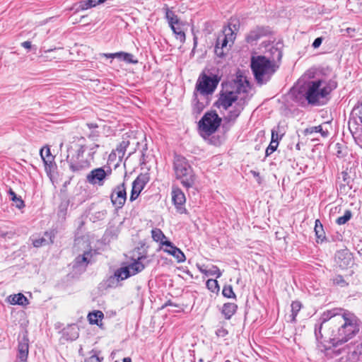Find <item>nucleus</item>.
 Segmentation results:
<instances>
[{
    "mask_svg": "<svg viewBox=\"0 0 362 362\" xmlns=\"http://www.w3.org/2000/svg\"><path fill=\"white\" fill-rule=\"evenodd\" d=\"M319 320L318 332L321 337L333 346L351 340L361 329V320L354 313L342 308L327 310L320 315Z\"/></svg>",
    "mask_w": 362,
    "mask_h": 362,
    "instance_id": "f257e3e1",
    "label": "nucleus"
},
{
    "mask_svg": "<svg viewBox=\"0 0 362 362\" xmlns=\"http://www.w3.org/2000/svg\"><path fill=\"white\" fill-rule=\"evenodd\" d=\"M86 150V139L84 136L78 138L74 145L68 148L66 160L73 173L79 175L90 167V160L84 156Z\"/></svg>",
    "mask_w": 362,
    "mask_h": 362,
    "instance_id": "f03ea898",
    "label": "nucleus"
},
{
    "mask_svg": "<svg viewBox=\"0 0 362 362\" xmlns=\"http://www.w3.org/2000/svg\"><path fill=\"white\" fill-rule=\"evenodd\" d=\"M337 87L335 74L329 66L318 69V105L327 104Z\"/></svg>",
    "mask_w": 362,
    "mask_h": 362,
    "instance_id": "7ed1b4c3",
    "label": "nucleus"
},
{
    "mask_svg": "<svg viewBox=\"0 0 362 362\" xmlns=\"http://www.w3.org/2000/svg\"><path fill=\"white\" fill-rule=\"evenodd\" d=\"M250 66L257 83L260 85L267 83L279 69L276 62L264 56L252 57Z\"/></svg>",
    "mask_w": 362,
    "mask_h": 362,
    "instance_id": "20e7f679",
    "label": "nucleus"
},
{
    "mask_svg": "<svg viewBox=\"0 0 362 362\" xmlns=\"http://www.w3.org/2000/svg\"><path fill=\"white\" fill-rule=\"evenodd\" d=\"M173 170L176 179L180 180L187 189L192 187L195 182V175L188 160L180 155H175Z\"/></svg>",
    "mask_w": 362,
    "mask_h": 362,
    "instance_id": "39448f33",
    "label": "nucleus"
},
{
    "mask_svg": "<svg viewBox=\"0 0 362 362\" xmlns=\"http://www.w3.org/2000/svg\"><path fill=\"white\" fill-rule=\"evenodd\" d=\"M317 69L312 68L309 69L298 81V92L303 94L309 104L317 103V81L310 80L315 78Z\"/></svg>",
    "mask_w": 362,
    "mask_h": 362,
    "instance_id": "423d86ee",
    "label": "nucleus"
},
{
    "mask_svg": "<svg viewBox=\"0 0 362 362\" xmlns=\"http://www.w3.org/2000/svg\"><path fill=\"white\" fill-rule=\"evenodd\" d=\"M221 119L215 111H211L204 114L199 122V129L210 135L215 132L221 124Z\"/></svg>",
    "mask_w": 362,
    "mask_h": 362,
    "instance_id": "0eeeda50",
    "label": "nucleus"
},
{
    "mask_svg": "<svg viewBox=\"0 0 362 362\" xmlns=\"http://www.w3.org/2000/svg\"><path fill=\"white\" fill-rule=\"evenodd\" d=\"M218 81L206 74H202L198 78L196 83V90L205 97L211 94L216 89Z\"/></svg>",
    "mask_w": 362,
    "mask_h": 362,
    "instance_id": "6e6552de",
    "label": "nucleus"
},
{
    "mask_svg": "<svg viewBox=\"0 0 362 362\" xmlns=\"http://www.w3.org/2000/svg\"><path fill=\"white\" fill-rule=\"evenodd\" d=\"M112 169L110 166L98 168L92 170L86 176V180L91 185L103 186L107 177L112 174Z\"/></svg>",
    "mask_w": 362,
    "mask_h": 362,
    "instance_id": "1a4fd4ad",
    "label": "nucleus"
},
{
    "mask_svg": "<svg viewBox=\"0 0 362 362\" xmlns=\"http://www.w3.org/2000/svg\"><path fill=\"white\" fill-rule=\"evenodd\" d=\"M240 92V88H237L236 91L234 90H222L220 93V97L217 101L218 107H222L223 110H228L233 104L237 103L238 100V93Z\"/></svg>",
    "mask_w": 362,
    "mask_h": 362,
    "instance_id": "9d476101",
    "label": "nucleus"
},
{
    "mask_svg": "<svg viewBox=\"0 0 362 362\" xmlns=\"http://www.w3.org/2000/svg\"><path fill=\"white\" fill-rule=\"evenodd\" d=\"M110 199L113 206L117 209H121L127 199L125 184L117 185L110 195Z\"/></svg>",
    "mask_w": 362,
    "mask_h": 362,
    "instance_id": "9b49d317",
    "label": "nucleus"
},
{
    "mask_svg": "<svg viewBox=\"0 0 362 362\" xmlns=\"http://www.w3.org/2000/svg\"><path fill=\"white\" fill-rule=\"evenodd\" d=\"M163 250L164 252L172 255L174 258L176 259L177 262L181 263L185 261V255L183 252L178 247H177L171 241H165L162 243Z\"/></svg>",
    "mask_w": 362,
    "mask_h": 362,
    "instance_id": "f8f14e48",
    "label": "nucleus"
},
{
    "mask_svg": "<svg viewBox=\"0 0 362 362\" xmlns=\"http://www.w3.org/2000/svg\"><path fill=\"white\" fill-rule=\"evenodd\" d=\"M130 143L131 141L129 136H123L122 141L117 146L116 149L112 151V153L110 154V158L114 159L116 157H117L119 160L122 161Z\"/></svg>",
    "mask_w": 362,
    "mask_h": 362,
    "instance_id": "ddd939ff",
    "label": "nucleus"
},
{
    "mask_svg": "<svg viewBox=\"0 0 362 362\" xmlns=\"http://www.w3.org/2000/svg\"><path fill=\"white\" fill-rule=\"evenodd\" d=\"M269 33V30L268 27L257 26L249 32L246 36V41L248 43H252L260 37L267 35Z\"/></svg>",
    "mask_w": 362,
    "mask_h": 362,
    "instance_id": "4468645a",
    "label": "nucleus"
},
{
    "mask_svg": "<svg viewBox=\"0 0 362 362\" xmlns=\"http://www.w3.org/2000/svg\"><path fill=\"white\" fill-rule=\"evenodd\" d=\"M148 262L146 256H141L134 262L129 264L127 267L130 270L131 274L133 276L143 271Z\"/></svg>",
    "mask_w": 362,
    "mask_h": 362,
    "instance_id": "2eb2a0df",
    "label": "nucleus"
},
{
    "mask_svg": "<svg viewBox=\"0 0 362 362\" xmlns=\"http://www.w3.org/2000/svg\"><path fill=\"white\" fill-rule=\"evenodd\" d=\"M172 200L177 209H181L185 203V194L178 187H173L172 190Z\"/></svg>",
    "mask_w": 362,
    "mask_h": 362,
    "instance_id": "dca6fc26",
    "label": "nucleus"
},
{
    "mask_svg": "<svg viewBox=\"0 0 362 362\" xmlns=\"http://www.w3.org/2000/svg\"><path fill=\"white\" fill-rule=\"evenodd\" d=\"M335 258L337 262L341 268L349 266L352 262L351 254L346 250L338 251L335 255Z\"/></svg>",
    "mask_w": 362,
    "mask_h": 362,
    "instance_id": "f3484780",
    "label": "nucleus"
},
{
    "mask_svg": "<svg viewBox=\"0 0 362 362\" xmlns=\"http://www.w3.org/2000/svg\"><path fill=\"white\" fill-rule=\"evenodd\" d=\"M28 339L26 337H23L18 342V356L22 361H25L28 355Z\"/></svg>",
    "mask_w": 362,
    "mask_h": 362,
    "instance_id": "a211bd4d",
    "label": "nucleus"
},
{
    "mask_svg": "<svg viewBox=\"0 0 362 362\" xmlns=\"http://www.w3.org/2000/svg\"><path fill=\"white\" fill-rule=\"evenodd\" d=\"M226 36H222L221 34L218 36L214 52L218 57H223L224 55V49L227 47L228 40L226 39Z\"/></svg>",
    "mask_w": 362,
    "mask_h": 362,
    "instance_id": "6ab92c4d",
    "label": "nucleus"
},
{
    "mask_svg": "<svg viewBox=\"0 0 362 362\" xmlns=\"http://www.w3.org/2000/svg\"><path fill=\"white\" fill-rule=\"evenodd\" d=\"M149 182V175L146 173L140 174L132 183V188L141 192Z\"/></svg>",
    "mask_w": 362,
    "mask_h": 362,
    "instance_id": "aec40b11",
    "label": "nucleus"
},
{
    "mask_svg": "<svg viewBox=\"0 0 362 362\" xmlns=\"http://www.w3.org/2000/svg\"><path fill=\"white\" fill-rule=\"evenodd\" d=\"M245 100L240 99L233 107V110H230L227 116L229 120H235L243 110Z\"/></svg>",
    "mask_w": 362,
    "mask_h": 362,
    "instance_id": "412c9836",
    "label": "nucleus"
},
{
    "mask_svg": "<svg viewBox=\"0 0 362 362\" xmlns=\"http://www.w3.org/2000/svg\"><path fill=\"white\" fill-rule=\"evenodd\" d=\"M151 234L153 240L159 243L158 250H161L163 247H164V245H162L163 243L169 240L160 228H153L151 231Z\"/></svg>",
    "mask_w": 362,
    "mask_h": 362,
    "instance_id": "4be33fe9",
    "label": "nucleus"
},
{
    "mask_svg": "<svg viewBox=\"0 0 362 362\" xmlns=\"http://www.w3.org/2000/svg\"><path fill=\"white\" fill-rule=\"evenodd\" d=\"M238 306L236 304L233 303H224L222 308V314L224 315L226 320H230L231 317L235 314Z\"/></svg>",
    "mask_w": 362,
    "mask_h": 362,
    "instance_id": "5701e85b",
    "label": "nucleus"
},
{
    "mask_svg": "<svg viewBox=\"0 0 362 362\" xmlns=\"http://www.w3.org/2000/svg\"><path fill=\"white\" fill-rule=\"evenodd\" d=\"M105 56L109 58L121 57L124 61L132 64H136L138 62L136 59H134V55L129 53L116 52L113 54H105Z\"/></svg>",
    "mask_w": 362,
    "mask_h": 362,
    "instance_id": "b1692460",
    "label": "nucleus"
},
{
    "mask_svg": "<svg viewBox=\"0 0 362 362\" xmlns=\"http://www.w3.org/2000/svg\"><path fill=\"white\" fill-rule=\"evenodd\" d=\"M8 301L12 305H26L28 304V298L22 293L11 295Z\"/></svg>",
    "mask_w": 362,
    "mask_h": 362,
    "instance_id": "393cba45",
    "label": "nucleus"
},
{
    "mask_svg": "<svg viewBox=\"0 0 362 362\" xmlns=\"http://www.w3.org/2000/svg\"><path fill=\"white\" fill-rule=\"evenodd\" d=\"M132 276L130 270L127 267H121L115 271L113 279H116L117 281L119 280H124L128 277Z\"/></svg>",
    "mask_w": 362,
    "mask_h": 362,
    "instance_id": "a878e982",
    "label": "nucleus"
},
{
    "mask_svg": "<svg viewBox=\"0 0 362 362\" xmlns=\"http://www.w3.org/2000/svg\"><path fill=\"white\" fill-rule=\"evenodd\" d=\"M92 253L90 252H85L82 255H78L75 259V264L77 267L82 265L87 266L90 262Z\"/></svg>",
    "mask_w": 362,
    "mask_h": 362,
    "instance_id": "bb28decb",
    "label": "nucleus"
},
{
    "mask_svg": "<svg viewBox=\"0 0 362 362\" xmlns=\"http://www.w3.org/2000/svg\"><path fill=\"white\" fill-rule=\"evenodd\" d=\"M103 317H104V315L102 311L96 310V311L90 313L88 315V319L90 324L98 325L99 321L102 320Z\"/></svg>",
    "mask_w": 362,
    "mask_h": 362,
    "instance_id": "cd10ccee",
    "label": "nucleus"
},
{
    "mask_svg": "<svg viewBox=\"0 0 362 362\" xmlns=\"http://www.w3.org/2000/svg\"><path fill=\"white\" fill-rule=\"evenodd\" d=\"M331 130L332 126L329 121L325 122L318 125V133H320L323 138L329 137Z\"/></svg>",
    "mask_w": 362,
    "mask_h": 362,
    "instance_id": "c85d7f7f",
    "label": "nucleus"
},
{
    "mask_svg": "<svg viewBox=\"0 0 362 362\" xmlns=\"http://www.w3.org/2000/svg\"><path fill=\"white\" fill-rule=\"evenodd\" d=\"M106 0H87L85 1L80 2L78 8L83 11L95 7V6L100 4Z\"/></svg>",
    "mask_w": 362,
    "mask_h": 362,
    "instance_id": "c756f323",
    "label": "nucleus"
},
{
    "mask_svg": "<svg viewBox=\"0 0 362 362\" xmlns=\"http://www.w3.org/2000/svg\"><path fill=\"white\" fill-rule=\"evenodd\" d=\"M205 107V104L203 102L200 101V99L198 98V94L197 92L194 93V99H193V111L197 114H200L204 108Z\"/></svg>",
    "mask_w": 362,
    "mask_h": 362,
    "instance_id": "7c9ffc66",
    "label": "nucleus"
},
{
    "mask_svg": "<svg viewBox=\"0 0 362 362\" xmlns=\"http://www.w3.org/2000/svg\"><path fill=\"white\" fill-rule=\"evenodd\" d=\"M276 139H274V131L272 132V141L269 145V146L266 148L265 154L266 156H270L273 152L276 151L277 146L279 145V136L276 134Z\"/></svg>",
    "mask_w": 362,
    "mask_h": 362,
    "instance_id": "2f4dec72",
    "label": "nucleus"
},
{
    "mask_svg": "<svg viewBox=\"0 0 362 362\" xmlns=\"http://www.w3.org/2000/svg\"><path fill=\"white\" fill-rule=\"evenodd\" d=\"M8 194L10 199L13 202L16 206L18 209H22L25 206L24 202L20 197H17L16 194L13 191L11 188L8 190Z\"/></svg>",
    "mask_w": 362,
    "mask_h": 362,
    "instance_id": "473e14b6",
    "label": "nucleus"
},
{
    "mask_svg": "<svg viewBox=\"0 0 362 362\" xmlns=\"http://www.w3.org/2000/svg\"><path fill=\"white\" fill-rule=\"evenodd\" d=\"M45 235L48 236L49 240H47V238H45L44 237L35 239L33 242V246L35 247H40L41 246L48 245L49 243H52L53 242L51 237L48 235L47 233H45Z\"/></svg>",
    "mask_w": 362,
    "mask_h": 362,
    "instance_id": "72a5a7b5",
    "label": "nucleus"
},
{
    "mask_svg": "<svg viewBox=\"0 0 362 362\" xmlns=\"http://www.w3.org/2000/svg\"><path fill=\"white\" fill-rule=\"evenodd\" d=\"M165 17L168 19L170 27H172V25L174 26L179 24V19L173 11L167 9Z\"/></svg>",
    "mask_w": 362,
    "mask_h": 362,
    "instance_id": "f704fd0d",
    "label": "nucleus"
},
{
    "mask_svg": "<svg viewBox=\"0 0 362 362\" xmlns=\"http://www.w3.org/2000/svg\"><path fill=\"white\" fill-rule=\"evenodd\" d=\"M291 322H296V317L298 313V312L301 309V303L299 301H293L291 303Z\"/></svg>",
    "mask_w": 362,
    "mask_h": 362,
    "instance_id": "c9c22d12",
    "label": "nucleus"
},
{
    "mask_svg": "<svg viewBox=\"0 0 362 362\" xmlns=\"http://www.w3.org/2000/svg\"><path fill=\"white\" fill-rule=\"evenodd\" d=\"M222 36H226V39L228 40V42L230 44L233 43V41L235 38V34L234 33V31L230 27V24L228 28H224L223 30V33L221 34Z\"/></svg>",
    "mask_w": 362,
    "mask_h": 362,
    "instance_id": "e433bc0d",
    "label": "nucleus"
},
{
    "mask_svg": "<svg viewBox=\"0 0 362 362\" xmlns=\"http://www.w3.org/2000/svg\"><path fill=\"white\" fill-rule=\"evenodd\" d=\"M202 273L206 276H216L219 278L221 276V272L217 266L213 265L211 269L208 270H202Z\"/></svg>",
    "mask_w": 362,
    "mask_h": 362,
    "instance_id": "4c0bfd02",
    "label": "nucleus"
},
{
    "mask_svg": "<svg viewBox=\"0 0 362 362\" xmlns=\"http://www.w3.org/2000/svg\"><path fill=\"white\" fill-rule=\"evenodd\" d=\"M270 52L272 54V59L271 62H276V61H281L283 54L281 49L277 47H272L270 49Z\"/></svg>",
    "mask_w": 362,
    "mask_h": 362,
    "instance_id": "58836bf2",
    "label": "nucleus"
},
{
    "mask_svg": "<svg viewBox=\"0 0 362 362\" xmlns=\"http://www.w3.org/2000/svg\"><path fill=\"white\" fill-rule=\"evenodd\" d=\"M44 151H45L44 148H42L40 150V155H41L42 159L43 160V161L45 162V163L46 165H48L49 163H52V162L53 160V157H52V156L50 153L49 148H48V147L46 148V149H45V156L43 155Z\"/></svg>",
    "mask_w": 362,
    "mask_h": 362,
    "instance_id": "ea45409f",
    "label": "nucleus"
},
{
    "mask_svg": "<svg viewBox=\"0 0 362 362\" xmlns=\"http://www.w3.org/2000/svg\"><path fill=\"white\" fill-rule=\"evenodd\" d=\"M351 211L350 210H346L343 216H339V218H337L336 223L338 225L345 224L348 221L351 219Z\"/></svg>",
    "mask_w": 362,
    "mask_h": 362,
    "instance_id": "a19ab883",
    "label": "nucleus"
},
{
    "mask_svg": "<svg viewBox=\"0 0 362 362\" xmlns=\"http://www.w3.org/2000/svg\"><path fill=\"white\" fill-rule=\"evenodd\" d=\"M222 294L223 295V296L228 298H236V296H235V293L233 292V287L230 285L224 286L223 291H222Z\"/></svg>",
    "mask_w": 362,
    "mask_h": 362,
    "instance_id": "79ce46f5",
    "label": "nucleus"
},
{
    "mask_svg": "<svg viewBox=\"0 0 362 362\" xmlns=\"http://www.w3.org/2000/svg\"><path fill=\"white\" fill-rule=\"evenodd\" d=\"M206 287L212 292H217L219 290L218 281L216 279H209L206 281Z\"/></svg>",
    "mask_w": 362,
    "mask_h": 362,
    "instance_id": "37998d69",
    "label": "nucleus"
},
{
    "mask_svg": "<svg viewBox=\"0 0 362 362\" xmlns=\"http://www.w3.org/2000/svg\"><path fill=\"white\" fill-rule=\"evenodd\" d=\"M173 33L176 35L177 38L180 40V42H185V34L181 30V28L178 26L174 25L170 27Z\"/></svg>",
    "mask_w": 362,
    "mask_h": 362,
    "instance_id": "c03bdc74",
    "label": "nucleus"
},
{
    "mask_svg": "<svg viewBox=\"0 0 362 362\" xmlns=\"http://www.w3.org/2000/svg\"><path fill=\"white\" fill-rule=\"evenodd\" d=\"M352 114L357 117L362 123V102L355 105L353 108Z\"/></svg>",
    "mask_w": 362,
    "mask_h": 362,
    "instance_id": "a18cd8bd",
    "label": "nucleus"
},
{
    "mask_svg": "<svg viewBox=\"0 0 362 362\" xmlns=\"http://www.w3.org/2000/svg\"><path fill=\"white\" fill-rule=\"evenodd\" d=\"M99 145L97 144H93L91 145H87V149L89 150L88 153V157L90 158V160H93L94 156L97 151V149L99 148Z\"/></svg>",
    "mask_w": 362,
    "mask_h": 362,
    "instance_id": "49530a36",
    "label": "nucleus"
},
{
    "mask_svg": "<svg viewBox=\"0 0 362 362\" xmlns=\"http://www.w3.org/2000/svg\"><path fill=\"white\" fill-rule=\"evenodd\" d=\"M333 282L334 284L338 285L339 286L344 287L347 285V283L344 279V278L341 276H337L333 279Z\"/></svg>",
    "mask_w": 362,
    "mask_h": 362,
    "instance_id": "de8ad7c7",
    "label": "nucleus"
},
{
    "mask_svg": "<svg viewBox=\"0 0 362 362\" xmlns=\"http://www.w3.org/2000/svg\"><path fill=\"white\" fill-rule=\"evenodd\" d=\"M228 334V332L224 327H220L216 331V334L219 337H224Z\"/></svg>",
    "mask_w": 362,
    "mask_h": 362,
    "instance_id": "09e8293b",
    "label": "nucleus"
},
{
    "mask_svg": "<svg viewBox=\"0 0 362 362\" xmlns=\"http://www.w3.org/2000/svg\"><path fill=\"white\" fill-rule=\"evenodd\" d=\"M317 132V127H312L310 128H307L303 131L304 135L309 136L313 133Z\"/></svg>",
    "mask_w": 362,
    "mask_h": 362,
    "instance_id": "8fccbe9b",
    "label": "nucleus"
},
{
    "mask_svg": "<svg viewBox=\"0 0 362 362\" xmlns=\"http://www.w3.org/2000/svg\"><path fill=\"white\" fill-rule=\"evenodd\" d=\"M141 192H138L137 190L134 189V188L132 189L131 195H130V201L133 202L134 201L139 195Z\"/></svg>",
    "mask_w": 362,
    "mask_h": 362,
    "instance_id": "3c124183",
    "label": "nucleus"
},
{
    "mask_svg": "<svg viewBox=\"0 0 362 362\" xmlns=\"http://www.w3.org/2000/svg\"><path fill=\"white\" fill-rule=\"evenodd\" d=\"M99 136L98 132L93 131L91 133L87 135V137L92 141H95L96 138Z\"/></svg>",
    "mask_w": 362,
    "mask_h": 362,
    "instance_id": "603ef678",
    "label": "nucleus"
},
{
    "mask_svg": "<svg viewBox=\"0 0 362 362\" xmlns=\"http://www.w3.org/2000/svg\"><path fill=\"white\" fill-rule=\"evenodd\" d=\"M86 362H101L98 356L93 355L90 356Z\"/></svg>",
    "mask_w": 362,
    "mask_h": 362,
    "instance_id": "864d4df0",
    "label": "nucleus"
},
{
    "mask_svg": "<svg viewBox=\"0 0 362 362\" xmlns=\"http://www.w3.org/2000/svg\"><path fill=\"white\" fill-rule=\"evenodd\" d=\"M21 46L25 49H30L31 48V42L30 41H25L21 43Z\"/></svg>",
    "mask_w": 362,
    "mask_h": 362,
    "instance_id": "5fc2aeb1",
    "label": "nucleus"
},
{
    "mask_svg": "<svg viewBox=\"0 0 362 362\" xmlns=\"http://www.w3.org/2000/svg\"><path fill=\"white\" fill-rule=\"evenodd\" d=\"M358 351L359 352L358 360L362 361V351L361 350H359L358 346L357 347V351H354L352 353V355L354 356V355L356 354Z\"/></svg>",
    "mask_w": 362,
    "mask_h": 362,
    "instance_id": "6e6d98bb",
    "label": "nucleus"
},
{
    "mask_svg": "<svg viewBox=\"0 0 362 362\" xmlns=\"http://www.w3.org/2000/svg\"><path fill=\"white\" fill-rule=\"evenodd\" d=\"M86 125L90 129H95V128L98 127V125L96 124H95V123H88V124H86Z\"/></svg>",
    "mask_w": 362,
    "mask_h": 362,
    "instance_id": "4d7b16f0",
    "label": "nucleus"
},
{
    "mask_svg": "<svg viewBox=\"0 0 362 362\" xmlns=\"http://www.w3.org/2000/svg\"><path fill=\"white\" fill-rule=\"evenodd\" d=\"M122 362H132V359L129 357H125L123 358Z\"/></svg>",
    "mask_w": 362,
    "mask_h": 362,
    "instance_id": "13d9d810",
    "label": "nucleus"
},
{
    "mask_svg": "<svg viewBox=\"0 0 362 362\" xmlns=\"http://www.w3.org/2000/svg\"><path fill=\"white\" fill-rule=\"evenodd\" d=\"M317 220L315 221V225H314V232L315 233V234L317 235Z\"/></svg>",
    "mask_w": 362,
    "mask_h": 362,
    "instance_id": "bf43d9fd",
    "label": "nucleus"
},
{
    "mask_svg": "<svg viewBox=\"0 0 362 362\" xmlns=\"http://www.w3.org/2000/svg\"><path fill=\"white\" fill-rule=\"evenodd\" d=\"M56 49H57L56 48L50 49H47V50H45V51L44 52V53H45V54H47V53H48V52H52V51L56 50Z\"/></svg>",
    "mask_w": 362,
    "mask_h": 362,
    "instance_id": "052dcab7",
    "label": "nucleus"
},
{
    "mask_svg": "<svg viewBox=\"0 0 362 362\" xmlns=\"http://www.w3.org/2000/svg\"><path fill=\"white\" fill-rule=\"evenodd\" d=\"M313 47L317 48V39H315L313 42Z\"/></svg>",
    "mask_w": 362,
    "mask_h": 362,
    "instance_id": "680f3d73",
    "label": "nucleus"
},
{
    "mask_svg": "<svg viewBox=\"0 0 362 362\" xmlns=\"http://www.w3.org/2000/svg\"><path fill=\"white\" fill-rule=\"evenodd\" d=\"M322 43V37H318V47L320 46Z\"/></svg>",
    "mask_w": 362,
    "mask_h": 362,
    "instance_id": "e2e57ef3",
    "label": "nucleus"
},
{
    "mask_svg": "<svg viewBox=\"0 0 362 362\" xmlns=\"http://www.w3.org/2000/svg\"><path fill=\"white\" fill-rule=\"evenodd\" d=\"M252 173L254 176H259V173L257 172H255V171H252Z\"/></svg>",
    "mask_w": 362,
    "mask_h": 362,
    "instance_id": "0e129e2a",
    "label": "nucleus"
},
{
    "mask_svg": "<svg viewBox=\"0 0 362 362\" xmlns=\"http://www.w3.org/2000/svg\"><path fill=\"white\" fill-rule=\"evenodd\" d=\"M314 333H315V335H317V325H315Z\"/></svg>",
    "mask_w": 362,
    "mask_h": 362,
    "instance_id": "69168bd1",
    "label": "nucleus"
},
{
    "mask_svg": "<svg viewBox=\"0 0 362 362\" xmlns=\"http://www.w3.org/2000/svg\"><path fill=\"white\" fill-rule=\"evenodd\" d=\"M198 268H199V272H200L201 273H202V270H205L204 268H202V267H199V266H198Z\"/></svg>",
    "mask_w": 362,
    "mask_h": 362,
    "instance_id": "338daca9",
    "label": "nucleus"
},
{
    "mask_svg": "<svg viewBox=\"0 0 362 362\" xmlns=\"http://www.w3.org/2000/svg\"><path fill=\"white\" fill-rule=\"evenodd\" d=\"M194 46H196V45H197V38H196V37H194Z\"/></svg>",
    "mask_w": 362,
    "mask_h": 362,
    "instance_id": "774afa93",
    "label": "nucleus"
}]
</instances>
